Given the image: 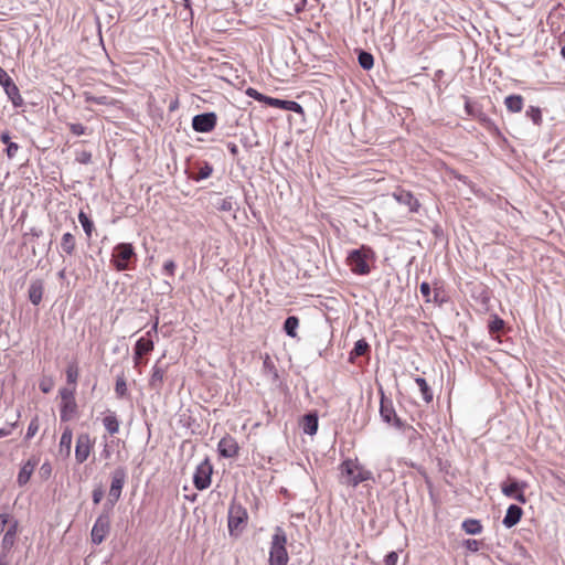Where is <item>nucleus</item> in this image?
Masks as SVG:
<instances>
[{"label": "nucleus", "mask_w": 565, "mask_h": 565, "mask_svg": "<svg viewBox=\"0 0 565 565\" xmlns=\"http://www.w3.org/2000/svg\"><path fill=\"white\" fill-rule=\"evenodd\" d=\"M77 405L75 401H68L61 404V420L67 422L76 413Z\"/></svg>", "instance_id": "c756f323"}, {"label": "nucleus", "mask_w": 565, "mask_h": 565, "mask_svg": "<svg viewBox=\"0 0 565 565\" xmlns=\"http://www.w3.org/2000/svg\"><path fill=\"white\" fill-rule=\"evenodd\" d=\"M175 268H177V265L172 259H168L163 264V273L167 274L168 276H171V277L174 276Z\"/></svg>", "instance_id": "3c124183"}, {"label": "nucleus", "mask_w": 565, "mask_h": 565, "mask_svg": "<svg viewBox=\"0 0 565 565\" xmlns=\"http://www.w3.org/2000/svg\"><path fill=\"white\" fill-rule=\"evenodd\" d=\"M480 545H481V542H479L477 540L469 539V540L465 541V546L470 552H478L480 548Z\"/></svg>", "instance_id": "603ef678"}, {"label": "nucleus", "mask_w": 565, "mask_h": 565, "mask_svg": "<svg viewBox=\"0 0 565 565\" xmlns=\"http://www.w3.org/2000/svg\"><path fill=\"white\" fill-rule=\"evenodd\" d=\"M371 478H372V472L370 470L362 468L359 465V468L354 475V479L352 480V486L355 487L363 481L370 480Z\"/></svg>", "instance_id": "4c0bfd02"}, {"label": "nucleus", "mask_w": 565, "mask_h": 565, "mask_svg": "<svg viewBox=\"0 0 565 565\" xmlns=\"http://www.w3.org/2000/svg\"><path fill=\"white\" fill-rule=\"evenodd\" d=\"M217 450L221 457L233 458L238 454L239 447L234 437L226 435L218 441Z\"/></svg>", "instance_id": "f8f14e48"}, {"label": "nucleus", "mask_w": 565, "mask_h": 565, "mask_svg": "<svg viewBox=\"0 0 565 565\" xmlns=\"http://www.w3.org/2000/svg\"><path fill=\"white\" fill-rule=\"evenodd\" d=\"M154 348V343L151 338L141 337L137 340L134 349V361L135 365L139 364L142 355L150 353Z\"/></svg>", "instance_id": "ddd939ff"}, {"label": "nucleus", "mask_w": 565, "mask_h": 565, "mask_svg": "<svg viewBox=\"0 0 565 565\" xmlns=\"http://www.w3.org/2000/svg\"><path fill=\"white\" fill-rule=\"evenodd\" d=\"M135 247L130 243H118L111 252L110 263L117 271L132 270L137 263Z\"/></svg>", "instance_id": "f257e3e1"}, {"label": "nucleus", "mask_w": 565, "mask_h": 565, "mask_svg": "<svg viewBox=\"0 0 565 565\" xmlns=\"http://www.w3.org/2000/svg\"><path fill=\"white\" fill-rule=\"evenodd\" d=\"M111 510L113 509H109L108 507L107 508L104 507L103 512L99 514V516L96 519V521L93 525L90 536H92V542L96 545L103 543L110 531V512H111Z\"/></svg>", "instance_id": "0eeeda50"}, {"label": "nucleus", "mask_w": 565, "mask_h": 565, "mask_svg": "<svg viewBox=\"0 0 565 565\" xmlns=\"http://www.w3.org/2000/svg\"><path fill=\"white\" fill-rule=\"evenodd\" d=\"M40 388H41V391H42L43 393H49V392H50V390H51V386H50V385H46V384H44V383H41V384H40Z\"/></svg>", "instance_id": "69168bd1"}, {"label": "nucleus", "mask_w": 565, "mask_h": 565, "mask_svg": "<svg viewBox=\"0 0 565 565\" xmlns=\"http://www.w3.org/2000/svg\"><path fill=\"white\" fill-rule=\"evenodd\" d=\"M380 416L384 423L404 433H409V438H414L417 435V431L413 426L406 424L397 416L392 399L386 398L384 395H382L381 398Z\"/></svg>", "instance_id": "f03ea898"}, {"label": "nucleus", "mask_w": 565, "mask_h": 565, "mask_svg": "<svg viewBox=\"0 0 565 565\" xmlns=\"http://www.w3.org/2000/svg\"><path fill=\"white\" fill-rule=\"evenodd\" d=\"M213 173V167L207 161H203L196 175H193L192 179L195 181H202L210 178Z\"/></svg>", "instance_id": "72a5a7b5"}, {"label": "nucleus", "mask_w": 565, "mask_h": 565, "mask_svg": "<svg viewBox=\"0 0 565 565\" xmlns=\"http://www.w3.org/2000/svg\"><path fill=\"white\" fill-rule=\"evenodd\" d=\"M164 376H166V367L159 365V362H157L152 366L151 376L149 379V386L157 392L161 391V388L163 386Z\"/></svg>", "instance_id": "a211bd4d"}, {"label": "nucleus", "mask_w": 565, "mask_h": 565, "mask_svg": "<svg viewBox=\"0 0 565 565\" xmlns=\"http://www.w3.org/2000/svg\"><path fill=\"white\" fill-rule=\"evenodd\" d=\"M72 440H73V433H72V429L70 427H66L62 435H61V439H60V452H64L65 456H70L71 454V446H72Z\"/></svg>", "instance_id": "b1692460"}, {"label": "nucleus", "mask_w": 565, "mask_h": 565, "mask_svg": "<svg viewBox=\"0 0 565 565\" xmlns=\"http://www.w3.org/2000/svg\"><path fill=\"white\" fill-rule=\"evenodd\" d=\"M526 117H529L534 125H541L542 122V113H541V109L536 106H530L527 109H526V113H525Z\"/></svg>", "instance_id": "a19ab883"}, {"label": "nucleus", "mask_w": 565, "mask_h": 565, "mask_svg": "<svg viewBox=\"0 0 565 565\" xmlns=\"http://www.w3.org/2000/svg\"><path fill=\"white\" fill-rule=\"evenodd\" d=\"M374 258V252L371 247L362 245L360 248L352 249L348 255V265L355 275H367L371 268L369 259Z\"/></svg>", "instance_id": "7ed1b4c3"}, {"label": "nucleus", "mask_w": 565, "mask_h": 565, "mask_svg": "<svg viewBox=\"0 0 565 565\" xmlns=\"http://www.w3.org/2000/svg\"><path fill=\"white\" fill-rule=\"evenodd\" d=\"M226 148L228 150V152L233 156V157H236L239 152L238 150V146L234 142H227L226 143Z\"/></svg>", "instance_id": "bf43d9fd"}, {"label": "nucleus", "mask_w": 565, "mask_h": 565, "mask_svg": "<svg viewBox=\"0 0 565 565\" xmlns=\"http://www.w3.org/2000/svg\"><path fill=\"white\" fill-rule=\"evenodd\" d=\"M504 320L494 315L488 323V329L491 334L500 332L504 328Z\"/></svg>", "instance_id": "58836bf2"}, {"label": "nucleus", "mask_w": 565, "mask_h": 565, "mask_svg": "<svg viewBox=\"0 0 565 565\" xmlns=\"http://www.w3.org/2000/svg\"><path fill=\"white\" fill-rule=\"evenodd\" d=\"M287 536L285 531L277 526L271 537L269 551V565H287L288 553L286 550Z\"/></svg>", "instance_id": "20e7f679"}, {"label": "nucleus", "mask_w": 565, "mask_h": 565, "mask_svg": "<svg viewBox=\"0 0 565 565\" xmlns=\"http://www.w3.org/2000/svg\"><path fill=\"white\" fill-rule=\"evenodd\" d=\"M104 497V489L102 486H97L94 488L92 492V499L94 504H99Z\"/></svg>", "instance_id": "09e8293b"}, {"label": "nucleus", "mask_w": 565, "mask_h": 565, "mask_svg": "<svg viewBox=\"0 0 565 565\" xmlns=\"http://www.w3.org/2000/svg\"><path fill=\"white\" fill-rule=\"evenodd\" d=\"M110 487L105 508L113 509L121 497L122 489L127 480V469L124 466L116 467L110 473Z\"/></svg>", "instance_id": "39448f33"}, {"label": "nucleus", "mask_w": 565, "mask_h": 565, "mask_svg": "<svg viewBox=\"0 0 565 565\" xmlns=\"http://www.w3.org/2000/svg\"><path fill=\"white\" fill-rule=\"evenodd\" d=\"M36 466V461L33 459H29L20 469L17 478V482L19 486H24L29 482L34 469Z\"/></svg>", "instance_id": "412c9836"}, {"label": "nucleus", "mask_w": 565, "mask_h": 565, "mask_svg": "<svg viewBox=\"0 0 565 565\" xmlns=\"http://www.w3.org/2000/svg\"><path fill=\"white\" fill-rule=\"evenodd\" d=\"M527 487L526 482L520 481L513 478H509L507 481L500 484L501 492L522 504L526 502L524 490Z\"/></svg>", "instance_id": "6e6552de"}, {"label": "nucleus", "mask_w": 565, "mask_h": 565, "mask_svg": "<svg viewBox=\"0 0 565 565\" xmlns=\"http://www.w3.org/2000/svg\"><path fill=\"white\" fill-rule=\"evenodd\" d=\"M268 106L303 115L302 106L295 100H287V99H279V98L270 97L268 99Z\"/></svg>", "instance_id": "dca6fc26"}, {"label": "nucleus", "mask_w": 565, "mask_h": 565, "mask_svg": "<svg viewBox=\"0 0 565 565\" xmlns=\"http://www.w3.org/2000/svg\"><path fill=\"white\" fill-rule=\"evenodd\" d=\"M68 128H70L71 132L75 136H82V135H85V132H86V127L79 122L68 124Z\"/></svg>", "instance_id": "49530a36"}, {"label": "nucleus", "mask_w": 565, "mask_h": 565, "mask_svg": "<svg viewBox=\"0 0 565 565\" xmlns=\"http://www.w3.org/2000/svg\"><path fill=\"white\" fill-rule=\"evenodd\" d=\"M102 456H104L106 459H108L110 457V450L108 449L107 445H105Z\"/></svg>", "instance_id": "338daca9"}, {"label": "nucleus", "mask_w": 565, "mask_h": 565, "mask_svg": "<svg viewBox=\"0 0 565 565\" xmlns=\"http://www.w3.org/2000/svg\"><path fill=\"white\" fill-rule=\"evenodd\" d=\"M41 471L44 472V473H50L51 472V466L49 463H43L42 467H41Z\"/></svg>", "instance_id": "0e129e2a"}, {"label": "nucleus", "mask_w": 565, "mask_h": 565, "mask_svg": "<svg viewBox=\"0 0 565 565\" xmlns=\"http://www.w3.org/2000/svg\"><path fill=\"white\" fill-rule=\"evenodd\" d=\"M462 530L470 535H477L482 532V525L477 519H467L462 522Z\"/></svg>", "instance_id": "cd10ccee"}, {"label": "nucleus", "mask_w": 565, "mask_h": 565, "mask_svg": "<svg viewBox=\"0 0 565 565\" xmlns=\"http://www.w3.org/2000/svg\"><path fill=\"white\" fill-rule=\"evenodd\" d=\"M115 393L118 398H124L128 395L127 383L124 374H120L116 379Z\"/></svg>", "instance_id": "e433bc0d"}, {"label": "nucleus", "mask_w": 565, "mask_h": 565, "mask_svg": "<svg viewBox=\"0 0 565 565\" xmlns=\"http://www.w3.org/2000/svg\"><path fill=\"white\" fill-rule=\"evenodd\" d=\"M43 290H44V286H43V281L41 279H35V280L31 281L28 292H29V300L31 301L32 305H34V306L40 305V302L42 301V297H43Z\"/></svg>", "instance_id": "aec40b11"}, {"label": "nucleus", "mask_w": 565, "mask_h": 565, "mask_svg": "<svg viewBox=\"0 0 565 565\" xmlns=\"http://www.w3.org/2000/svg\"><path fill=\"white\" fill-rule=\"evenodd\" d=\"M20 146L17 142H8L6 152L9 159H12L15 157L17 152L19 151Z\"/></svg>", "instance_id": "8fccbe9b"}, {"label": "nucleus", "mask_w": 565, "mask_h": 565, "mask_svg": "<svg viewBox=\"0 0 565 565\" xmlns=\"http://www.w3.org/2000/svg\"><path fill=\"white\" fill-rule=\"evenodd\" d=\"M397 561H398V555L396 552H390L385 558H384V564L385 565H396L397 564Z\"/></svg>", "instance_id": "6e6d98bb"}, {"label": "nucleus", "mask_w": 565, "mask_h": 565, "mask_svg": "<svg viewBox=\"0 0 565 565\" xmlns=\"http://www.w3.org/2000/svg\"><path fill=\"white\" fill-rule=\"evenodd\" d=\"M235 201L233 196H226L221 200V202L217 205V209L223 212H230L234 210Z\"/></svg>", "instance_id": "37998d69"}, {"label": "nucleus", "mask_w": 565, "mask_h": 565, "mask_svg": "<svg viewBox=\"0 0 565 565\" xmlns=\"http://www.w3.org/2000/svg\"><path fill=\"white\" fill-rule=\"evenodd\" d=\"M18 527L19 522L14 520L10 523L8 530L6 531L1 543L3 556H6L7 553L10 552V550L13 547L18 534Z\"/></svg>", "instance_id": "2eb2a0df"}, {"label": "nucleus", "mask_w": 565, "mask_h": 565, "mask_svg": "<svg viewBox=\"0 0 565 565\" xmlns=\"http://www.w3.org/2000/svg\"><path fill=\"white\" fill-rule=\"evenodd\" d=\"M358 468H359V463L353 460H350V459L343 461L341 465L342 473H345L350 478L349 482L351 484H352V480L354 479V475H355Z\"/></svg>", "instance_id": "c9c22d12"}, {"label": "nucleus", "mask_w": 565, "mask_h": 565, "mask_svg": "<svg viewBox=\"0 0 565 565\" xmlns=\"http://www.w3.org/2000/svg\"><path fill=\"white\" fill-rule=\"evenodd\" d=\"M248 519L246 509L233 501L228 508V531L232 536H238Z\"/></svg>", "instance_id": "423d86ee"}, {"label": "nucleus", "mask_w": 565, "mask_h": 565, "mask_svg": "<svg viewBox=\"0 0 565 565\" xmlns=\"http://www.w3.org/2000/svg\"><path fill=\"white\" fill-rule=\"evenodd\" d=\"M263 372L266 376H269L271 382L274 383L279 380L278 370L276 369L274 362L268 355H266V358L263 361Z\"/></svg>", "instance_id": "bb28decb"}, {"label": "nucleus", "mask_w": 565, "mask_h": 565, "mask_svg": "<svg viewBox=\"0 0 565 565\" xmlns=\"http://www.w3.org/2000/svg\"><path fill=\"white\" fill-rule=\"evenodd\" d=\"M78 222L81 223L83 230H84V233L85 235L87 236V238L89 239L93 235V231H94V222L89 218V216L84 212V211H79L78 213Z\"/></svg>", "instance_id": "2f4dec72"}, {"label": "nucleus", "mask_w": 565, "mask_h": 565, "mask_svg": "<svg viewBox=\"0 0 565 565\" xmlns=\"http://www.w3.org/2000/svg\"><path fill=\"white\" fill-rule=\"evenodd\" d=\"M103 425L110 435L117 434L119 431V420L114 413H110L104 417Z\"/></svg>", "instance_id": "7c9ffc66"}, {"label": "nucleus", "mask_w": 565, "mask_h": 565, "mask_svg": "<svg viewBox=\"0 0 565 565\" xmlns=\"http://www.w3.org/2000/svg\"><path fill=\"white\" fill-rule=\"evenodd\" d=\"M158 321L152 326L151 330L147 332V338H150L151 332H157Z\"/></svg>", "instance_id": "774afa93"}, {"label": "nucleus", "mask_w": 565, "mask_h": 565, "mask_svg": "<svg viewBox=\"0 0 565 565\" xmlns=\"http://www.w3.org/2000/svg\"><path fill=\"white\" fill-rule=\"evenodd\" d=\"M75 160L82 164H88L92 161V152L87 150L77 151Z\"/></svg>", "instance_id": "a18cd8bd"}, {"label": "nucleus", "mask_w": 565, "mask_h": 565, "mask_svg": "<svg viewBox=\"0 0 565 565\" xmlns=\"http://www.w3.org/2000/svg\"><path fill=\"white\" fill-rule=\"evenodd\" d=\"M74 393H75V387H73L72 390H70V388L60 390V396L62 398V403L68 402V401L70 402L75 401Z\"/></svg>", "instance_id": "de8ad7c7"}, {"label": "nucleus", "mask_w": 565, "mask_h": 565, "mask_svg": "<svg viewBox=\"0 0 565 565\" xmlns=\"http://www.w3.org/2000/svg\"><path fill=\"white\" fill-rule=\"evenodd\" d=\"M8 522H9V515L6 513L0 514V533H2L4 531V527L8 524Z\"/></svg>", "instance_id": "052dcab7"}, {"label": "nucleus", "mask_w": 565, "mask_h": 565, "mask_svg": "<svg viewBox=\"0 0 565 565\" xmlns=\"http://www.w3.org/2000/svg\"><path fill=\"white\" fill-rule=\"evenodd\" d=\"M415 383L418 385L419 391L422 393L423 399L426 403H429L433 401V392L427 384L426 380L424 377H416Z\"/></svg>", "instance_id": "473e14b6"}, {"label": "nucleus", "mask_w": 565, "mask_h": 565, "mask_svg": "<svg viewBox=\"0 0 565 565\" xmlns=\"http://www.w3.org/2000/svg\"><path fill=\"white\" fill-rule=\"evenodd\" d=\"M419 289H420V294L423 295V297L426 298V301H430V299H429L430 291H431L430 285L426 281H423L420 284Z\"/></svg>", "instance_id": "4d7b16f0"}, {"label": "nucleus", "mask_w": 565, "mask_h": 565, "mask_svg": "<svg viewBox=\"0 0 565 565\" xmlns=\"http://www.w3.org/2000/svg\"><path fill=\"white\" fill-rule=\"evenodd\" d=\"M394 199L409 209L411 212H417L420 204L411 191L401 190L393 194Z\"/></svg>", "instance_id": "4468645a"}, {"label": "nucleus", "mask_w": 565, "mask_h": 565, "mask_svg": "<svg viewBox=\"0 0 565 565\" xmlns=\"http://www.w3.org/2000/svg\"><path fill=\"white\" fill-rule=\"evenodd\" d=\"M30 233L34 236V237H40L42 235V230L40 228H36V227H32L30 230Z\"/></svg>", "instance_id": "e2e57ef3"}, {"label": "nucleus", "mask_w": 565, "mask_h": 565, "mask_svg": "<svg viewBox=\"0 0 565 565\" xmlns=\"http://www.w3.org/2000/svg\"><path fill=\"white\" fill-rule=\"evenodd\" d=\"M76 250V238L71 232H66L62 235L60 242V254L73 256Z\"/></svg>", "instance_id": "6ab92c4d"}, {"label": "nucleus", "mask_w": 565, "mask_h": 565, "mask_svg": "<svg viewBox=\"0 0 565 565\" xmlns=\"http://www.w3.org/2000/svg\"><path fill=\"white\" fill-rule=\"evenodd\" d=\"M39 427H40L39 418H38V416H35L33 419H31V422L28 426L25 438L26 439L33 438L35 436V434L38 433Z\"/></svg>", "instance_id": "c03bdc74"}, {"label": "nucleus", "mask_w": 565, "mask_h": 565, "mask_svg": "<svg viewBox=\"0 0 565 565\" xmlns=\"http://www.w3.org/2000/svg\"><path fill=\"white\" fill-rule=\"evenodd\" d=\"M93 441L87 433H82L77 436L75 446V459L77 463H83L87 460L93 448Z\"/></svg>", "instance_id": "9b49d317"}, {"label": "nucleus", "mask_w": 565, "mask_h": 565, "mask_svg": "<svg viewBox=\"0 0 565 565\" xmlns=\"http://www.w3.org/2000/svg\"><path fill=\"white\" fill-rule=\"evenodd\" d=\"M0 140H1L3 143H6V145H8V142H12V141L10 140V135H9V132H8V131H3V132L0 135Z\"/></svg>", "instance_id": "680f3d73"}, {"label": "nucleus", "mask_w": 565, "mask_h": 565, "mask_svg": "<svg viewBox=\"0 0 565 565\" xmlns=\"http://www.w3.org/2000/svg\"><path fill=\"white\" fill-rule=\"evenodd\" d=\"M246 95L266 105H268V99L270 98V96H266L253 87L246 89Z\"/></svg>", "instance_id": "79ce46f5"}, {"label": "nucleus", "mask_w": 565, "mask_h": 565, "mask_svg": "<svg viewBox=\"0 0 565 565\" xmlns=\"http://www.w3.org/2000/svg\"><path fill=\"white\" fill-rule=\"evenodd\" d=\"M299 327V319L296 316H289L284 322V331L290 338L297 337V329Z\"/></svg>", "instance_id": "c85d7f7f"}, {"label": "nucleus", "mask_w": 565, "mask_h": 565, "mask_svg": "<svg viewBox=\"0 0 565 565\" xmlns=\"http://www.w3.org/2000/svg\"><path fill=\"white\" fill-rule=\"evenodd\" d=\"M86 102L94 103L97 105H107L108 100L106 96H86Z\"/></svg>", "instance_id": "5fc2aeb1"}, {"label": "nucleus", "mask_w": 565, "mask_h": 565, "mask_svg": "<svg viewBox=\"0 0 565 565\" xmlns=\"http://www.w3.org/2000/svg\"><path fill=\"white\" fill-rule=\"evenodd\" d=\"M18 420L8 424L6 427L0 428V438L9 436L17 427Z\"/></svg>", "instance_id": "864d4df0"}, {"label": "nucleus", "mask_w": 565, "mask_h": 565, "mask_svg": "<svg viewBox=\"0 0 565 565\" xmlns=\"http://www.w3.org/2000/svg\"><path fill=\"white\" fill-rule=\"evenodd\" d=\"M212 472L213 467L206 458L195 469L193 475L194 487L200 491L207 489L211 484Z\"/></svg>", "instance_id": "1a4fd4ad"}, {"label": "nucleus", "mask_w": 565, "mask_h": 565, "mask_svg": "<svg viewBox=\"0 0 565 565\" xmlns=\"http://www.w3.org/2000/svg\"><path fill=\"white\" fill-rule=\"evenodd\" d=\"M358 61H359V64L360 66L365 70V71H369L373 67L374 65V57L371 53L366 52V51H363L361 50L359 52V55H358Z\"/></svg>", "instance_id": "f704fd0d"}, {"label": "nucleus", "mask_w": 565, "mask_h": 565, "mask_svg": "<svg viewBox=\"0 0 565 565\" xmlns=\"http://www.w3.org/2000/svg\"><path fill=\"white\" fill-rule=\"evenodd\" d=\"M8 98L11 100L14 107H20L23 104V98L20 95V90L18 86L14 84L13 79L2 86Z\"/></svg>", "instance_id": "4be33fe9"}, {"label": "nucleus", "mask_w": 565, "mask_h": 565, "mask_svg": "<svg viewBox=\"0 0 565 565\" xmlns=\"http://www.w3.org/2000/svg\"><path fill=\"white\" fill-rule=\"evenodd\" d=\"M12 81L8 73L0 66V85L4 86L7 83Z\"/></svg>", "instance_id": "13d9d810"}, {"label": "nucleus", "mask_w": 565, "mask_h": 565, "mask_svg": "<svg viewBox=\"0 0 565 565\" xmlns=\"http://www.w3.org/2000/svg\"><path fill=\"white\" fill-rule=\"evenodd\" d=\"M522 514H523V510L521 507H519L516 504H511L507 509L505 515L502 520V524L507 529H511L520 522Z\"/></svg>", "instance_id": "f3484780"}, {"label": "nucleus", "mask_w": 565, "mask_h": 565, "mask_svg": "<svg viewBox=\"0 0 565 565\" xmlns=\"http://www.w3.org/2000/svg\"><path fill=\"white\" fill-rule=\"evenodd\" d=\"M370 344L365 339H360L354 343V347L349 355V361L353 362L356 356H361L370 352Z\"/></svg>", "instance_id": "a878e982"}, {"label": "nucleus", "mask_w": 565, "mask_h": 565, "mask_svg": "<svg viewBox=\"0 0 565 565\" xmlns=\"http://www.w3.org/2000/svg\"><path fill=\"white\" fill-rule=\"evenodd\" d=\"M79 372L78 366L75 362H72L67 365L66 369V380L68 384L75 385L78 379Z\"/></svg>", "instance_id": "ea45409f"}, {"label": "nucleus", "mask_w": 565, "mask_h": 565, "mask_svg": "<svg viewBox=\"0 0 565 565\" xmlns=\"http://www.w3.org/2000/svg\"><path fill=\"white\" fill-rule=\"evenodd\" d=\"M217 124V116L213 111L195 115L192 118V128L196 132H211Z\"/></svg>", "instance_id": "9d476101"}, {"label": "nucleus", "mask_w": 565, "mask_h": 565, "mask_svg": "<svg viewBox=\"0 0 565 565\" xmlns=\"http://www.w3.org/2000/svg\"><path fill=\"white\" fill-rule=\"evenodd\" d=\"M504 105L510 113H520L523 108V97L521 95H509L504 99Z\"/></svg>", "instance_id": "393cba45"}, {"label": "nucleus", "mask_w": 565, "mask_h": 565, "mask_svg": "<svg viewBox=\"0 0 565 565\" xmlns=\"http://www.w3.org/2000/svg\"><path fill=\"white\" fill-rule=\"evenodd\" d=\"M303 433L307 435H315L318 430V415L316 413H308L303 417Z\"/></svg>", "instance_id": "5701e85b"}]
</instances>
